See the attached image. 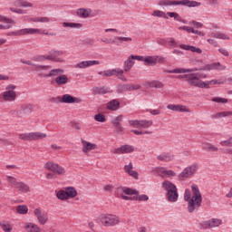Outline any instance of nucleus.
<instances>
[{"label": "nucleus", "instance_id": "obj_1", "mask_svg": "<svg viewBox=\"0 0 232 232\" xmlns=\"http://www.w3.org/2000/svg\"><path fill=\"white\" fill-rule=\"evenodd\" d=\"M211 70H226V65L220 64L219 62L211 64H206L199 68L184 69L176 68L173 70H166L165 73H193V72H211Z\"/></svg>", "mask_w": 232, "mask_h": 232}, {"label": "nucleus", "instance_id": "obj_2", "mask_svg": "<svg viewBox=\"0 0 232 232\" xmlns=\"http://www.w3.org/2000/svg\"><path fill=\"white\" fill-rule=\"evenodd\" d=\"M192 197L188 202V213H195L198 211L202 206V194L198 189V186L196 184L191 185Z\"/></svg>", "mask_w": 232, "mask_h": 232}, {"label": "nucleus", "instance_id": "obj_3", "mask_svg": "<svg viewBox=\"0 0 232 232\" xmlns=\"http://www.w3.org/2000/svg\"><path fill=\"white\" fill-rule=\"evenodd\" d=\"M200 3L195 0H160V6H187L188 8H196L200 6Z\"/></svg>", "mask_w": 232, "mask_h": 232}, {"label": "nucleus", "instance_id": "obj_4", "mask_svg": "<svg viewBox=\"0 0 232 232\" xmlns=\"http://www.w3.org/2000/svg\"><path fill=\"white\" fill-rule=\"evenodd\" d=\"M64 73V70L58 68V69H52L49 73L47 74H44V77H45L46 79L50 78V77H56L54 79V82L55 84H57V86H64V84H68V76H66V74Z\"/></svg>", "mask_w": 232, "mask_h": 232}, {"label": "nucleus", "instance_id": "obj_5", "mask_svg": "<svg viewBox=\"0 0 232 232\" xmlns=\"http://www.w3.org/2000/svg\"><path fill=\"white\" fill-rule=\"evenodd\" d=\"M6 180L11 188L21 191V193H30V187L26 183L17 181V179L12 176H6Z\"/></svg>", "mask_w": 232, "mask_h": 232}, {"label": "nucleus", "instance_id": "obj_6", "mask_svg": "<svg viewBox=\"0 0 232 232\" xmlns=\"http://www.w3.org/2000/svg\"><path fill=\"white\" fill-rule=\"evenodd\" d=\"M100 221L105 227H112L121 222V218L116 215L103 214L100 216Z\"/></svg>", "mask_w": 232, "mask_h": 232}, {"label": "nucleus", "instance_id": "obj_7", "mask_svg": "<svg viewBox=\"0 0 232 232\" xmlns=\"http://www.w3.org/2000/svg\"><path fill=\"white\" fill-rule=\"evenodd\" d=\"M17 86L11 84L5 87V91L2 93V99L5 102H14L17 99V92H15Z\"/></svg>", "mask_w": 232, "mask_h": 232}, {"label": "nucleus", "instance_id": "obj_8", "mask_svg": "<svg viewBox=\"0 0 232 232\" xmlns=\"http://www.w3.org/2000/svg\"><path fill=\"white\" fill-rule=\"evenodd\" d=\"M198 75V73H188V78H187L188 84L189 86H193L194 88H208V83L202 82Z\"/></svg>", "mask_w": 232, "mask_h": 232}, {"label": "nucleus", "instance_id": "obj_9", "mask_svg": "<svg viewBox=\"0 0 232 232\" xmlns=\"http://www.w3.org/2000/svg\"><path fill=\"white\" fill-rule=\"evenodd\" d=\"M53 102H63V104H80V102H82V99L73 97L71 94H63L62 97L53 98Z\"/></svg>", "mask_w": 232, "mask_h": 232}, {"label": "nucleus", "instance_id": "obj_10", "mask_svg": "<svg viewBox=\"0 0 232 232\" xmlns=\"http://www.w3.org/2000/svg\"><path fill=\"white\" fill-rule=\"evenodd\" d=\"M19 139L21 140H27V141H32V140H41L43 139H46V133L43 132H28V133H22L19 134Z\"/></svg>", "mask_w": 232, "mask_h": 232}, {"label": "nucleus", "instance_id": "obj_11", "mask_svg": "<svg viewBox=\"0 0 232 232\" xmlns=\"http://www.w3.org/2000/svg\"><path fill=\"white\" fill-rule=\"evenodd\" d=\"M197 169H198V164H192L189 167L185 168L182 172L179 174V180H186V179H191V177L197 173Z\"/></svg>", "mask_w": 232, "mask_h": 232}, {"label": "nucleus", "instance_id": "obj_12", "mask_svg": "<svg viewBox=\"0 0 232 232\" xmlns=\"http://www.w3.org/2000/svg\"><path fill=\"white\" fill-rule=\"evenodd\" d=\"M35 34H41V30L34 28H24L17 31L7 33V35L14 37H20L21 35H34Z\"/></svg>", "mask_w": 232, "mask_h": 232}, {"label": "nucleus", "instance_id": "obj_13", "mask_svg": "<svg viewBox=\"0 0 232 232\" xmlns=\"http://www.w3.org/2000/svg\"><path fill=\"white\" fill-rule=\"evenodd\" d=\"M44 168L46 169H49V171H52L53 173H55V175H65L66 169L60 166L57 163H53L52 161H48L45 163Z\"/></svg>", "mask_w": 232, "mask_h": 232}, {"label": "nucleus", "instance_id": "obj_14", "mask_svg": "<svg viewBox=\"0 0 232 232\" xmlns=\"http://www.w3.org/2000/svg\"><path fill=\"white\" fill-rule=\"evenodd\" d=\"M131 37H122L119 36L114 39H108V38H102V43H106V44H122V43H129L131 42Z\"/></svg>", "mask_w": 232, "mask_h": 232}, {"label": "nucleus", "instance_id": "obj_15", "mask_svg": "<svg viewBox=\"0 0 232 232\" xmlns=\"http://www.w3.org/2000/svg\"><path fill=\"white\" fill-rule=\"evenodd\" d=\"M140 90V85L132 83L119 84L117 87V93H125V92H135Z\"/></svg>", "mask_w": 232, "mask_h": 232}, {"label": "nucleus", "instance_id": "obj_16", "mask_svg": "<svg viewBox=\"0 0 232 232\" xmlns=\"http://www.w3.org/2000/svg\"><path fill=\"white\" fill-rule=\"evenodd\" d=\"M34 213L41 226H44L48 222V214L42 211L41 208H35Z\"/></svg>", "mask_w": 232, "mask_h": 232}, {"label": "nucleus", "instance_id": "obj_17", "mask_svg": "<svg viewBox=\"0 0 232 232\" xmlns=\"http://www.w3.org/2000/svg\"><path fill=\"white\" fill-rule=\"evenodd\" d=\"M99 75H103V77H113L123 75L124 71L122 69H109L107 71H101L98 72Z\"/></svg>", "mask_w": 232, "mask_h": 232}, {"label": "nucleus", "instance_id": "obj_18", "mask_svg": "<svg viewBox=\"0 0 232 232\" xmlns=\"http://www.w3.org/2000/svg\"><path fill=\"white\" fill-rule=\"evenodd\" d=\"M135 151V149L133 146L130 145H122L120 148H117L113 150V153L116 155H122L124 153H133Z\"/></svg>", "mask_w": 232, "mask_h": 232}, {"label": "nucleus", "instance_id": "obj_19", "mask_svg": "<svg viewBox=\"0 0 232 232\" xmlns=\"http://www.w3.org/2000/svg\"><path fill=\"white\" fill-rule=\"evenodd\" d=\"M63 51L52 50L49 52V55H47V57H51L48 61H53V63H64V60L62 58H57L60 57V55H63Z\"/></svg>", "mask_w": 232, "mask_h": 232}, {"label": "nucleus", "instance_id": "obj_20", "mask_svg": "<svg viewBox=\"0 0 232 232\" xmlns=\"http://www.w3.org/2000/svg\"><path fill=\"white\" fill-rule=\"evenodd\" d=\"M123 169L127 175L132 177L136 180H139V172H137V170H133V163L130 162L128 165H125Z\"/></svg>", "mask_w": 232, "mask_h": 232}, {"label": "nucleus", "instance_id": "obj_21", "mask_svg": "<svg viewBox=\"0 0 232 232\" xmlns=\"http://www.w3.org/2000/svg\"><path fill=\"white\" fill-rule=\"evenodd\" d=\"M175 159V156L171 152H162L157 156V160L161 162H171Z\"/></svg>", "mask_w": 232, "mask_h": 232}, {"label": "nucleus", "instance_id": "obj_22", "mask_svg": "<svg viewBox=\"0 0 232 232\" xmlns=\"http://www.w3.org/2000/svg\"><path fill=\"white\" fill-rule=\"evenodd\" d=\"M82 151L84 153H88L89 151H92V150L97 149V145L95 143H91L90 141H86L84 140H82Z\"/></svg>", "mask_w": 232, "mask_h": 232}, {"label": "nucleus", "instance_id": "obj_23", "mask_svg": "<svg viewBox=\"0 0 232 232\" xmlns=\"http://www.w3.org/2000/svg\"><path fill=\"white\" fill-rule=\"evenodd\" d=\"M106 93H110V87L102 86L92 88V95H106Z\"/></svg>", "mask_w": 232, "mask_h": 232}, {"label": "nucleus", "instance_id": "obj_24", "mask_svg": "<svg viewBox=\"0 0 232 232\" xmlns=\"http://www.w3.org/2000/svg\"><path fill=\"white\" fill-rule=\"evenodd\" d=\"M121 108V102L118 100H112L107 103V110L111 111H117Z\"/></svg>", "mask_w": 232, "mask_h": 232}, {"label": "nucleus", "instance_id": "obj_25", "mask_svg": "<svg viewBox=\"0 0 232 232\" xmlns=\"http://www.w3.org/2000/svg\"><path fill=\"white\" fill-rule=\"evenodd\" d=\"M24 229L26 232H42L41 227L35 223H26Z\"/></svg>", "mask_w": 232, "mask_h": 232}, {"label": "nucleus", "instance_id": "obj_26", "mask_svg": "<svg viewBox=\"0 0 232 232\" xmlns=\"http://www.w3.org/2000/svg\"><path fill=\"white\" fill-rule=\"evenodd\" d=\"M179 48H181V50H187L188 52H193L196 53H202V49L193 46V45H186V44H180Z\"/></svg>", "mask_w": 232, "mask_h": 232}, {"label": "nucleus", "instance_id": "obj_27", "mask_svg": "<svg viewBox=\"0 0 232 232\" xmlns=\"http://www.w3.org/2000/svg\"><path fill=\"white\" fill-rule=\"evenodd\" d=\"M162 188L163 189H165V191H167V193H169L170 191H175V189H177V186L171 183V181L168 180L163 181Z\"/></svg>", "mask_w": 232, "mask_h": 232}, {"label": "nucleus", "instance_id": "obj_28", "mask_svg": "<svg viewBox=\"0 0 232 232\" xmlns=\"http://www.w3.org/2000/svg\"><path fill=\"white\" fill-rule=\"evenodd\" d=\"M167 198L169 202H177L179 200V192L178 189H174L169 193H167Z\"/></svg>", "mask_w": 232, "mask_h": 232}, {"label": "nucleus", "instance_id": "obj_29", "mask_svg": "<svg viewBox=\"0 0 232 232\" xmlns=\"http://www.w3.org/2000/svg\"><path fill=\"white\" fill-rule=\"evenodd\" d=\"M220 225H222V220L218 218H212L205 223L207 227H218Z\"/></svg>", "mask_w": 232, "mask_h": 232}, {"label": "nucleus", "instance_id": "obj_30", "mask_svg": "<svg viewBox=\"0 0 232 232\" xmlns=\"http://www.w3.org/2000/svg\"><path fill=\"white\" fill-rule=\"evenodd\" d=\"M135 64V61L133 58H131V55L129 56V58L124 62L123 70L125 72H130L131 68H133V65Z\"/></svg>", "mask_w": 232, "mask_h": 232}, {"label": "nucleus", "instance_id": "obj_31", "mask_svg": "<svg viewBox=\"0 0 232 232\" xmlns=\"http://www.w3.org/2000/svg\"><path fill=\"white\" fill-rule=\"evenodd\" d=\"M159 56H147L145 57V66H156Z\"/></svg>", "mask_w": 232, "mask_h": 232}, {"label": "nucleus", "instance_id": "obj_32", "mask_svg": "<svg viewBox=\"0 0 232 232\" xmlns=\"http://www.w3.org/2000/svg\"><path fill=\"white\" fill-rule=\"evenodd\" d=\"M65 193L67 195V198H75V197H77V190L73 187L65 188Z\"/></svg>", "mask_w": 232, "mask_h": 232}, {"label": "nucleus", "instance_id": "obj_33", "mask_svg": "<svg viewBox=\"0 0 232 232\" xmlns=\"http://www.w3.org/2000/svg\"><path fill=\"white\" fill-rule=\"evenodd\" d=\"M118 189H121L125 195H129V196L139 195V190H137L135 188H128V187H122V188H120Z\"/></svg>", "mask_w": 232, "mask_h": 232}, {"label": "nucleus", "instance_id": "obj_34", "mask_svg": "<svg viewBox=\"0 0 232 232\" xmlns=\"http://www.w3.org/2000/svg\"><path fill=\"white\" fill-rule=\"evenodd\" d=\"M202 150H205L206 151H218V148L214 146L211 143L204 142L201 145Z\"/></svg>", "mask_w": 232, "mask_h": 232}, {"label": "nucleus", "instance_id": "obj_35", "mask_svg": "<svg viewBox=\"0 0 232 232\" xmlns=\"http://www.w3.org/2000/svg\"><path fill=\"white\" fill-rule=\"evenodd\" d=\"M77 15L79 17H82V19H86V17H90V10L84 9V8H80L76 12Z\"/></svg>", "mask_w": 232, "mask_h": 232}, {"label": "nucleus", "instance_id": "obj_36", "mask_svg": "<svg viewBox=\"0 0 232 232\" xmlns=\"http://www.w3.org/2000/svg\"><path fill=\"white\" fill-rule=\"evenodd\" d=\"M167 108L172 111H188L183 105L169 104L167 106Z\"/></svg>", "mask_w": 232, "mask_h": 232}, {"label": "nucleus", "instance_id": "obj_37", "mask_svg": "<svg viewBox=\"0 0 232 232\" xmlns=\"http://www.w3.org/2000/svg\"><path fill=\"white\" fill-rule=\"evenodd\" d=\"M50 68H52L50 65H39L37 63H33L31 72H39V70H50Z\"/></svg>", "mask_w": 232, "mask_h": 232}, {"label": "nucleus", "instance_id": "obj_38", "mask_svg": "<svg viewBox=\"0 0 232 232\" xmlns=\"http://www.w3.org/2000/svg\"><path fill=\"white\" fill-rule=\"evenodd\" d=\"M48 59H52V57L48 55H36L31 58L34 63H44V61H48Z\"/></svg>", "mask_w": 232, "mask_h": 232}, {"label": "nucleus", "instance_id": "obj_39", "mask_svg": "<svg viewBox=\"0 0 232 232\" xmlns=\"http://www.w3.org/2000/svg\"><path fill=\"white\" fill-rule=\"evenodd\" d=\"M17 6H22L23 8H32L34 6V4L26 1V0H18L16 1Z\"/></svg>", "mask_w": 232, "mask_h": 232}, {"label": "nucleus", "instance_id": "obj_40", "mask_svg": "<svg viewBox=\"0 0 232 232\" xmlns=\"http://www.w3.org/2000/svg\"><path fill=\"white\" fill-rule=\"evenodd\" d=\"M63 26L64 28H82V24H75V23H63Z\"/></svg>", "mask_w": 232, "mask_h": 232}, {"label": "nucleus", "instance_id": "obj_41", "mask_svg": "<svg viewBox=\"0 0 232 232\" xmlns=\"http://www.w3.org/2000/svg\"><path fill=\"white\" fill-rule=\"evenodd\" d=\"M0 227L3 229L5 232H12V225L8 222H0Z\"/></svg>", "mask_w": 232, "mask_h": 232}, {"label": "nucleus", "instance_id": "obj_42", "mask_svg": "<svg viewBox=\"0 0 232 232\" xmlns=\"http://www.w3.org/2000/svg\"><path fill=\"white\" fill-rule=\"evenodd\" d=\"M16 211L19 215H26L28 213V207L26 205H19L16 207Z\"/></svg>", "mask_w": 232, "mask_h": 232}, {"label": "nucleus", "instance_id": "obj_43", "mask_svg": "<svg viewBox=\"0 0 232 232\" xmlns=\"http://www.w3.org/2000/svg\"><path fill=\"white\" fill-rule=\"evenodd\" d=\"M212 37H214L215 39H223V40L229 41V36H227V34L224 33L212 34Z\"/></svg>", "mask_w": 232, "mask_h": 232}, {"label": "nucleus", "instance_id": "obj_44", "mask_svg": "<svg viewBox=\"0 0 232 232\" xmlns=\"http://www.w3.org/2000/svg\"><path fill=\"white\" fill-rule=\"evenodd\" d=\"M0 23H7V24H15V20L0 14Z\"/></svg>", "mask_w": 232, "mask_h": 232}, {"label": "nucleus", "instance_id": "obj_45", "mask_svg": "<svg viewBox=\"0 0 232 232\" xmlns=\"http://www.w3.org/2000/svg\"><path fill=\"white\" fill-rule=\"evenodd\" d=\"M228 115H232V111L218 112L217 114L212 115V119H218V118H222V117H228Z\"/></svg>", "mask_w": 232, "mask_h": 232}, {"label": "nucleus", "instance_id": "obj_46", "mask_svg": "<svg viewBox=\"0 0 232 232\" xmlns=\"http://www.w3.org/2000/svg\"><path fill=\"white\" fill-rule=\"evenodd\" d=\"M155 171H156L158 177H161V179H165L166 168L158 167L155 169Z\"/></svg>", "mask_w": 232, "mask_h": 232}, {"label": "nucleus", "instance_id": "obj_47", "mask_svg": "<svg viewBox=\"0 0 232 232\" xmlns=\"http://www.w3.org/2000/svg\"><path fill=\"white\" fill-rule=\"evenodd\" d=\"M57 198L59 200H68V196L66 194V190H60L56 194Z\"/></svg>", "mask_w": 232, "mask_h": 232}, {"label": "nucleus", "instance_id": "obj_48", "mask_svg": "<svg viewBox=\"0 0 232 232\" xmlns=\"http://www.w3.org/2000/svg\"><path fill=\"white\" fill-rule=\"evenodd\" d=\"M153 126L152 121H140V128H144L145 130Z\"/></svg>", "mask_w": 232, "mask_h": 232}, {"label": "nucleus", "instance_id": "obj_49", "mask_svg": "<svg viewBox=\"0 0 232 232\" xmlns=\"http://www.w3.org/2000/svg\"><path fill=\"white\" fill-rule=\"evenodd\" d=\"M150 88H164V83L160 81H152L149 83Z\"/></svg>", "mask_w": 232, "mask_h": 232}, {"label": "nucleus", "instance_id": "obj_50", "mask_svg": "<svg viewBox=\"0 0 232 232\" xmlns=\"http://www.w3.org/2000/svg\"><path fill=\"white\" fill-rule=\"evenodd\" d=\"M129 126L131 128H140V121L139 120H130Z\"/></svg>", "mask_w": 232, "mask_h": 232}, {"label": "nucleus", "instance_id": "obj_51", "mask_svg": "<svg viewBox=\"0 0 232 232\" xmlns=\"http://www.w3.org/2000/svg\"><path fill=\"white\" fill-rule=\"evenodd\" d=\"M167 15H169V17H172L175 21H181L182 19V17L175 12H168Z\"/></svg>", "mask_w": 232, "mask_h": 232}, {"label": "nucleus", "instance_id": "obj_52", "mask_svg": "<svg viewBox=\"0 0 232 232\" xmlns=\"http://www.w3.org/2000/svg\"><path fill=\"white\" fill-rule=\"evenodd\" d=\"M211 102H218V103H220V104H226V103H227V99L220 98V97H215V98H212Z\"/></svg>", "mask_w": 232, "mask_h": 232}, {"label": "nucleus", "instance_id": "obj_53", "mask_svg": "<svg viewBox=\"0 0 232 232\" xmlns=\"http://www.w3.org/2000/svg\"><path fill=\"white\" fill-rule=\"evenodd\" d=\"M219 144H220V146H225L227 148L232 147V137H230L227 140L220 141Z\"/></svg>", "mask_w": 232, "mask_h": 232}, {"label": "nucleus", "instance_id": "obj_54", "mask_svg": "<svg viewBox=\"0 0 232 232\" xmlns=\"http://www.w3.org/2000/svg\"><path fill=\"white\" fill-rule=\"evenodd\" d=\"M152 15L154 17H164L165 19H168V16H166V14L162 11L155 10L152 13Z\"/></svg>", "mask_w": 232, "mask_h": 232}, {"label": "nucleus", "instance_id": "obj_55", "mask_svg": "<svg viewBox=\"0 0 232 232\" xmlns=\"http://www.w3.org/2000/svg\"><path fill=\"white\" fill-rule=\"evenodd\" d=\"M94 121H96V122H106V117H104L103 114H96L94 116Z\"/></svg>", "mask_w": 232, "mask_h": 232}, {"label": "nucleus", "instance_id": "obj_56", "mask_svg": "<svg viewBox=\"0 0 232 232\" xmlns=\"http://www.w3.org/2000/svg\"><path fill=\"white\" fill-rule=\"evenodd\" d=\"M136 198L140 202H146L147 200H150V197H148V195H139V193L136 194Z\"/></svg>", "mask_w": 232, "mask_h": 232}, {"label": "nucleus", "instance_id": "obj_57", "mask_svg": "<svg viewBox=\"0 0 232 232\" xmlns=\"http://www.w3.org/2000/svg\"><path fill=\"white\" fill-rule=\"evenodd\" d=\"M75 68L84 69V68H90V66H89L88 61H82L77 63L75 65Z\"/></svg>", "mask_w": 232, "mask_h": 232}, {"label": "nucleus", "instance_id": "obj_58", "mask_svg": "<svg viewBox=\"0 0 232 232\" xmlns=\"http://www.w3.org/2000/svg\"><path fill=\"white\" fill-rule=\"evenodd\" d=\"M112 124L117 131V133H121V134L123 133L124 128L122 127V124H121V123H112Z\"/></svg>", "mask_w": 232, "mask_h": 232}, {"label": "nucleus", "instance_id": "obj_59", "mask_svg": "<svg viewBox=\"0 0 232 232\" xmlns=\"http://www.w3.org/2000/svg\"><path fill=\"white\" fill-rule=\"evenodd\" d=\"M9 10H10V12H13L14 14H26V12L24 10L19 9V8L10 7Z\"/></svg>", "mask_w": 232, "mask_h": 232}, {"label": "nucleus", "instance_id": "obj_60", "mask_svg": "<svg viewBox=\"0 0 232 232\" xmlns=\"http://www.w3.org/2000/svg\"><path fill=\"white\" fill-rule=\"evenodd\" d=\"M184 200H186V202H189V200H191V191L189 189L185 190Z\"/></svg>", "mask_w": 232, "mask_h": 232}, {"label": "nucleus", "instance_id": "obj_61", "mask_svg": "<svg viewBox=\"0 0 232 232\" xmlns=\"http://www.w3.org/2000/svg\"><path fill=\"white\" fill-rule=\"evenodd\" d=\"M130 59H134V61H140L141 63H145L146 57L140 55H130Z\"/></svg>", "mask_w": 232, "mask_h": 232}, {"label": "nucleus", "instance_id": "obj_62", "mask_svg": "<svg viewBox=\"0 0 232 232\" xmlns=\"http://www.w3.org/2000/svg\"><path fill=\"white\" fill-rule=\"evenodd\" d=\"M122 119H124V116H122V115H119V116H117L112 121H111V123L112 124H121V122H122Z\"/></svg>", "mask_w": 232, "mask_h": 232}, {"label": "nucleus", "instance_id": "obj_63", "mask_svg": "<svg viewBox=\"0 0 232 232\" xmlns=\"http://www.w3.org/2000/svg\"><path fill=\"white\" fill-rule=\"evenodd\" d=\"M175 175H177V173H175V171L168 170L165 169V179H168V177H175Z\"/></svg>", "mask_w": 232, "mask_h": 232}, {"label": "nucleus", "instance_id": "obj_64", "mask_svg": "<svg viewBox=\"0 0 232 232\" xmlns=\"http://www.w3.org/2000/svg\"><path fill=\"white\" fill-rule=\"evenodd\" d=\"M71 126L73 130H77L78 131L81 130V124H79V122L72 121Z\"/></svg>", "mask_w": 232, "mask_h": 232}]
</instances>
